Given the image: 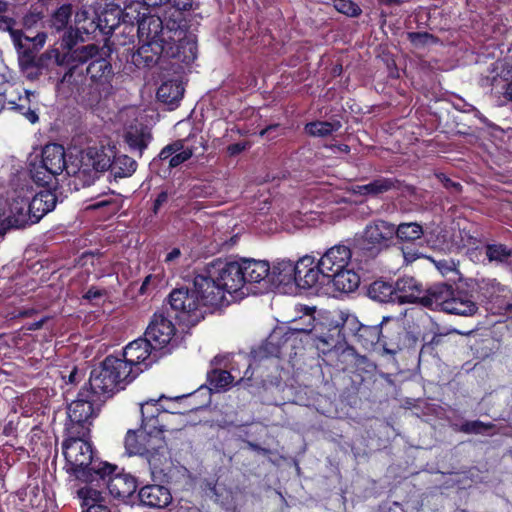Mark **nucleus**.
<instances>
[{"mask_svg": "<svg viewBox=\"0 0 512 512\" xmlns=\"http://www.w3.org/2000/svg\"><path fill=\"white\" fill-rule=\"evenodd\" d=\"M75 60L63 74L59 85L67 86L71 93L89 104L99 102L102 91H107L114 78L109 46L96 44L74 48Z\"/></svg>", "mask_w": 512, "mask_h": 512, "instance_id": "f257e3e1", "label": "nucleus"}, {"mask_svg": "<svg viewBox=\"0 0 512 512\" xmlns=\"http://www.w3.org/2000/svg\"><path fill=\"white\" fill-rule=\"evenodd\" d=\"M76 167H70V171L76 174L81 187L92 185L103 172L110 170L115 180L132 176L137 169V162L127 156H116L110 147H89L79 154Z\"/></svg>", "mask_w": 512, "mask_h": 512, "instance_id": "f03ea898", "label": "nucleus"}, {"mask_svg": "<svg viewBox=\"0 0 512 512\" xmlns=\"http://www.w3.org/2000/svg\"><path fill=\"white\" fill-rule=\"evenodd\" d=\"M140 40L159 41L173 45L181 44L183 63L189 64L197 57L196 35L187 29V22L180 13L165 22L156 15H145L137 27Z\"/></svg>", "mask_w": 512, "mask_h": 512, "instance_id": "7ed1b4c3", "label": "nucleus"}, {"mask_svg": "<svg viewBox=\"0 0 512 512\" xmlns=\"http://www.w3.org/2000/svg\"><path fill=\"white\" fill-rule=\"evenodd\" d=\"M242 273L240 261L216 259L194 277V285L211 306H217L222 303L224 292L235 293L244 288Z\"/></svg>", "mask_w": 512, "mask_h": 512, "instance_id": "20e7f679", "label": "nucleus"}, {"mask_svg": "<svg viewBox=\"0 0 512 512\" xmlns=\"http://www.w3.org/2000/svg\"><path fill=\"white\" fill-rule=\"evenodd\" d=\"M63 454L67 472L77 480L100 486V481L112 474L115 466L100 461L93 451L92 445L80 437L71 438L63 443Z\"/></svg>", "mask_w": 512, "mask_h": 512, "instance_id": "39448f33", "label": "nucleus"}, {"mask_svg": "<svg viewBox=\"0 0 512 512\" xmlns=\"http://www.w3.org/2000/svg\"><path fill=\"white\" fill-rule=\"evenodd\" d=\"M139 371L142 370L133 371L125 361L110 355L91 371L89 381L83 388L96 398V402L105 403L116 391L133 381Z\"/></svg>", "mask_w": 512, "mask_h": 512, "instance_id": "423d86ee", "label": "nucleus"}, {"mask_svg": "<svg viewBox=\"0 0 512 512\" xmlns=\"http://www.w3.org/2000/svg\"><path fill=\"white\" fill-rule=\"evenodd\" d=\"M421 306L465 317L473 316L478 311V305L471 295L443 282L425 289Z\"/></svg>", "mask_w": 512, "mask_h": 512, "instance_id": "0eeeda50", "label": "nucleus"}, {"mask_svg": "<svg viewBox=\"0 0 512 512\" xmlns=\"http://www.w3.org/2000/svg\"><path fill=\"white\" fill-rule=\"evenodd\" d=\"M17 54L19 67L29 80L38 79L43 73L51 71L54 66L69 70L77 56V54L74 55V48L72 47H69L64 53L56 48L48 49L41 55L36 56V51L26 44Z\"/></svg>", "mask_w": 512, "mask_h": 512, "instance_id": "6e6552de", "label": "nucleus"}, {"mask_svg": "<svg viewBox=\"0 0 512 512\" xmlns=\"http://www.w3.org/2000/svg\"><path fill=\"white\" fill-rule=\"evenodd\" d=\"M393 223L374 219L370 221L360 235L354 237L356 259L368 261L377 258L381 252L394 244Z\"/></svg>", "mask_w": 512, "mask_h": 512, "instance_id": "1a4fd4ad", "label": "nucleus"}, {"mask_svg": "<svg viewBox=\"0 0 512 512\" xmlns=\"http://www.w3.org/2000/svg\"><path fill=\"white\" fill-rule=\"evenodd\" d=\"M143 44L131 53V63L137 68L144 69L156 65L161 57L175 58L183 62L184 54H182L181 44L169 45L160 43L159 41L141 40Z\"/></svg>", "mask_w": 512, "mask_h": 512, "instance_id": "9d476101", "label": "nucleus"}, {"mask_svg": "<svg viewBox=\"0 0 512 512\" xmlns=\"http://www.w3.org/2000/svg\"><path fill=\"white\" fill-rule=\"evenodd\" d=\"M87 389L81 388L77 398L68 406V418L76 429L75 433L84 436L89 430L91 419L96 417L104 403H98Z\"/></svg>", "mask_w": 512, "mask_h": 512, "instance_id": "9b49d317", "label": "nucleus"}, {"mask_svg": "<svg viewBox=\"0 0 512 512\" xmlns=\"http://www.w3.org/2000/svg\"><path fill=\"white\" fill-rule=\"evenodd\" d=\"M223 359L224 357L220 356L214 357L211 364L215 367L207 374V382L209 386H201L196 392L190 395L193 402L192 404L194 405L192 410L207 407L211 402L212 391L219 392L221 390H225L232 383V375L227 370L217 368L218 365H221Z\"/></svg>", "mask_w": 512, "mask_h": 512, "instance_id": "f8f14e48", "label": "nucleus"}, {"mask_svg": "<svg viewBox=\"0 0 512 512\" xmlns=\"http://www.w3.org/2000/svg\"><path fill=\"white\" fill-rule=\"evenodd\" d=\"M247 293L259 294L271 290L270 266L265 260L242 258L239 260Z\"/></svg>", "mask_w": 512, "mask_h": 512, "instance_id": "ddd939ff", "label": "nucleus"}, {"mask_svg": "<svg viewBox=\"0 0 512 512\" xmlns=\"http://www.w3.org/2000/svg\"><path fill=\"white\" fill-rule=\"evenodd\" d=\"M36 224L28 206V197L17 195L12 198L7 212L0 217V238L8 231L24 229Z\"/></svg>", "mask_w": 512, "mask_h": 512, "instance_id": "4468645a", "label": "nucleus"}, {"mask_svg": "<svg viewBox=\"0 0 512 512\" xmlns=\"http://www.w3.org/2000/svg\"><path fill=\"white\" fill-rule=\"evenodd\" d=\"M161 356L160 352L154 350L153 345L144 336L130 342L123 351V361L128 364V367L133 371V366L137 367L143 364L145 367L150 366L156 362Z\"/></svg>", "mask_w": 512, "mask_h": 512, "instance_id": "2eb2a0df", "label": "nucleus"}, {"mask_svg": "<svg viewBox=\"0 0 512 512\" xmlns=\"http://www.w3.org/2000/svg\"><path fill=\"white\" fill-rule=\"evenodd\" d=\"M79 159V155L76 157L75 161L71 164H67L66 161V153L65 149L60 144H47L42 149L41 161L45 168L49 171L54 172L57 175H60L63 171H66L68 176L74 177V186L76 189H79L81 185L79 184V180H76V174L72 173L70 167L77 166Z\"/></svg>", "mask_w": 512, "mask_h": 512, "instance_id": "dca6fc26", "label": "nucleus"}, {"mask_svg": "<svg viewBox=\"0 0 512 512\" xmlns=\"http://www.w3.org/2000/svg\"><path fill=\"white\" fill-rule=\"evenodd\" d=\"M352 258L350 247L337 244L326 250V252L318 260L320 271H322V280L331 277V274L341 272L342 269L348 267Z\"/></svg>", "mask_w": 512, "mask_h": 512, "instance_id": "f3484780", "label": "nucleus"}, {"mask_svg": "<svg viewBox=\"0 0 512 512\" xmlns=\"http://www.w3.org/2000/svg\"><path fill=\"white\" fill-rule=\"evenodd\" d=\"M175 331V326L171 320L162 313H155L144 336L153 345L154 350L160 352L171 342Z\"/></svg>", "mask_w": 512, "mask_h": 512, "instance_id": "a211bd4d", "label": "nucleus"}, {"mask_svg": "<svg viewBox=\"0 0 512 512\" xmlns=\"http://www.w3.org/2000/svg\"><path fill=\"white\" fill-rule=\"evenodd\" d=\"M100 486H105L110 495L124 503H134L136 499L135 492L137 490L136 479L129 474H117L105 477L104 481H100ZM98 489V487H96Z\"/></svg>", "mask_w": 512, "mask_h": 512, "instance_id": "6ab92c4d", "label": "nucleus"}, {"mask_svg": "<svg viewBox=\"0 0 512 512\" xmlns=\"http://www.w3.org/2000/svg\"><path fill=\"white\" fill-rule=\"evenodd\" d=\"M168 302L176 312L190 314L198 310L200 304L210 305L200 293L199 289L193 284V290L186 287L175 288L168 296Z\"/></svg>", "mask_w": 512, "mask_h": 512, "instance_id": "aec40b11", "label": "nucleus"}, {"mask_svg": "<svg viewBox=\"0 0 512 512\" xmlns=\"http://www.w3.org/2000/svg\"><path fill=\"white\" fill-rule=\"evenodd\" d=\"M388 318L384 317L382 322L375 325H364L359 324L356 318H348L345 322V327H349L350 331L353 332L357 341L366 349L372 348L380 341L382 333V324L387 321Z\"/></svg>", "mask_w": 512, "mask_h": 512, "instance_id": "412c9836", "label": "nucleus"}, {"mask_svg": "<svg viewBox=\"0 0 512 512\" xmlns=\"http://www.w3.org/2000/svg\"><path fill=\"white\" fill-rule=\"evenodd\" d=\"M396 301L400 304H420L425 289L420 281L413 277L399 278L395 283Z\"/></svg>", "mask_w": 512, "mask_h": 512, "instance_id": "4be33fe9", "label": "nucleus"}, {"mask_svg": "<svg viewBox=\"0 0 512 512\" xmlns=\"http://www.w3.org/2000/svg\"><path fill=\"white\" fill-rule=\"evenodd\" d=\"M162 484H151L142 487L136 495V499L147 507L158 509L167 507L172 501V495L170 490Z\"/></svg>", "mask_w": 512, "mask_h": 512, "instance_id": "5701e85b", "label": "nucleus"}, {"mask_svg": "<svg viewBox=\"0 0 512 512\" xmlns=\"http://www.w3.org/2000/svg\"><path fill=\"white\" fill-rule=\"evenodd\" d=\"M313 263L311 257H304L299 261V269L295 278V284L301 289H311L317 285H325L327 282L322 280V271L317 264L313 267H308Z\"/></svg>", "mask_w": 512, "mask_h": 512, "instance_id": "b1692460", "label": "nucleus"}, {"mask_svg": "<svg viewBox=\"0 0 512 512\" xmlns=\"http://www.w3.org/2000/svg\"><path fill=\"white\" fill-rule=\"evenodd\" d=\"M146 460L149 464L152 480L158 483H168L171 470V456L168 447L149 455Z\"/></svg>", "mask_w": 512, "mask_h": 512, "instance_id": "393cba45", "label": "nucleus"}, {"mask_svg": "<svg viewBox=\"0 0 512 512\" xmlns=\"http://www.w3.org/2000/svg\"><path fill=\"white\" fill-rule=\"evenodd\" d=\"M57 203V196L52 190H42L31 200L28 197V206L33 220L38 223L42 217L54 210Z\"/></svg>", "mask_w": 512, "mask_h": 512, "instance_id": "a878e982", "label": "nucleus"}, {"mask_svg": "<svg viewBox=\"0 0 512 512\" xmlns=\"http://www.w3.org/2000/svg\"><path fill=\"white\" fill-rule=\"evenodd\" d=\"M124 139L132 152H137L139 156H142L143 151L152 140V134L147 126L136 124L127 129Z\"/></svg>", "mask_w": 512, "mask_h": 512, "instance_id": "bb28decb", "label": "nucleus"}, {"mask_svg": "<svg viewBox=\"0 0 512 512\" xmlns=\"http://www.w3.org/2000/svg\"><path fill=\"white\" fill-rule=\"evenodd\" d=\"M325 282L331 283L336 291L351 293L358 288L360 277L353 269L346 267L341 272L331 274V277L326 278Z\"/></svg>", "mask_w": 512, "mask_h": 512, "instance_id": "cd10ccee", "label": "nucleus"}, {"mask_svg": "<svg viewBox=\"0 0 512 512\" xmlns=\"http://www.w3.org/2000/svg\"><path fill=\"white\" fill-rule=\"evenodd\" d=\"M299 269V261L294 264L290 260H281L274 264L270 270L271 288L276 285H287L290 282L295 283V278Z\"/></svg>", "mask_w": 512, "mask_h": 512, "instance_id": "c85d7f7f", "label": "nucleus"}, {"mask_svg": "<svg viewBox=\"0 0 512 512\" xmlns=\"http://www.w3.org/2000/svg\"><path fill=\"white\" fill-rule=\"evenodd\" d=\"M78 497L82 500V506L86 507L85 512H111L104 505L102 492L92 486H85L77 491Z\"/></svg>", "mask_w": 512, "mask_h": 512, "instance_id": "c756f323", "label": "nucleus"}, {"mask_svg": "<svg viewBox=\"0 0 512 512\" xmlns=\"http://www.w3.org/2000/svg\"><path fill=\"white\" fill-rule=\"evenodd\" d=\"M393 230L394 239L401 243H415L424 235L422 225L417 222H402L398 225L393 223Z\"/></svg>", "mask_w": 512, "mask_h": 512, "instance_id": "7c9ffc66", "label": "nucleus"}, {"mask_svg": "<svg viewBox=\"0 0 512 512\" xmlns=\"http://www.w3.org/2000/svg\"><path fill=\"white\" fill-rule=\"evenodd\" d=\"M399 180L395 178L378 177L368 184L357 186V192L361 195L378 196L393 189H398Z\"/></svg>", "mask_w": 512, "mask_h": 512, "instance_id": "2f4dec72", "label": "nucleus"}, {"mask_svg": "<svg viewBox=\"0 0 512 512\" xmlns=\"http://www.w3.org/2000/svg\"><path fill=\"white\" fill-rule=\"evenodd\" d=\"M184 94V87L178 80L164 82L157 90V98L160 102L175 106Z\"/></svg>", "mask_w": 512, "mask_h": 512, "instance_id": "473e14b6", "label": "nucleus"}, {"mask_svg": "<svg viewBox=\"0 0 512 512\" xmlns=\"http://www.w3.org/2000/svg\"><path fill=\"white\" fill-rule=\"evenodd\" d=\"M367 294L369 298L380 303L396 301L395 285L384 280L372 282L368 287Z\"/></svg>", "mask_w": 512, "mask_h": 512, "instance_id": "72a5a7b5", "label": "nucleus"}, {"mask_svg": "<svg viewBox=\"0 0 512 512\" xmlns=\"http://www.w3.org/2000/svg\"><path fill=\"white\" fill-rule=\"evenodd\" d=\"M121 22V9L119 7H111L104 9L97 14V23L100 26L102 35H110Z\"/></svg>", "mask_w": 512, "mask_h": 512, "instance_id": "f704fd0d", "label": "nucleus"}, {"mask_svg": "<svg viewBox=\"0 0 512 512\" xmlns=\"http://www.w3.org/2000/svg\"><path fill=\"white\" fill-rule=\"evenodd\" d=\"M453 428L455 431L465 434L494 435L496 433L493 431L495 429L493 423H485L480 420L464 421L460 425L454 424Z\"/></svg>", "mask_w": 512, "mask_h": 512, "instance_id": "c9c22d12", "label": "nucleus"}, {"mask_svg": "<svg viewBox=\"0 0 512 512\" xmlns=\"http://www.w3.org/2000/svg\"><path fill=\"white\" fill-rule=\"evenodd\" d=\"M148 8L145 7L144 3L139 1H133L130 4L126 5L123 10H121V21L123 23L137 26L139 25V21L143 19L146 15Z\"/></svg>", "mask_w": 512, "mask_h": 512, "instance_id": "e433bc0d", "label": "nucleus"}, {"mask_svg": "<svg viewBox=\"0 0 512 512\" xmlns=\"http://www.w3.org/2000/svg\"><path fill=\"white\" fill-rule=\"evenodd\" d=\"M341 127V122L338 120L315 121L306 124L305 130L311 136L326 137L331 135L333 132L338 131Z\"/></svg>", "mask_w": 512, "mask_h": 512, "instance_id": "4c0bfd02", "label": "nucleus"}, {"mask_svg": "<svg viewBox=\"0 0 512 512\" xmlns=\"http://www.w3.org/2000/svg\"><path fill=\"white\" fill-rule=\"evenodd\" d=\"M146 437V431L143 426L138 430H128L125 437V449L129 455L143 454V441Z\"/></svg>", "mask_w": 512, "mask_h": 512, "instance_id": "58836bf2", "label": "nucleus"}, {"mask_svg": "<svg viewBox=\"0 0 512 512\" xmlns=\"http://www.w3.org/2000/svg\"><path fill=\"white\" fill-rule=\"evenodd\" d=\"M278 332H273L266 340V342L258 349L251 351V357L256 360H261L269 356H277L280 349V341H278Z\"/></svg>", "mask_w": 512, "mask_h": 512, "instance_id": "ea45409f", "label": "nucleus"}, {"mask_svg": "<svg viewBox=\"0 0 512 512\" xmlns=\"http://www.w3.org/2000/svg\"><path fill=\"white\" fill-rule=\"evenodd\" d=\"M143 454H139L143 457H148L151 454H155L159 450H162L167 446V443L164 439L163 433L161 431L146 432L145 440L143 441Z\"/></svg>", "mask_w": 512, "mask_h": 512, "instance_id": "a19ab883", "label": "nucleus"}, {"mask_svg": "<svg viewBox=\"0 0 512 512\" xmlns=\"http://www.w3.org/2000/svg\"><path fill=\"white\" fill-rule=\"evenodd\" d=\"M486 257L490 262H497L509 266L512 259V249L503 244H488L485 247Z\"/></svg>", "mask_w": 512, "mask_h": 512, "instance_id": "79ce46f5", "label": "nucleus"}, {"mask_svg": "<svg viewBox=\"0 0 512 512\" xmlns=\"http://www.w3.org/2000/svg\"><path fill=\"white\" fill-rule=\"evenodd\" d=\"M15 24L16 21L13 18L0 15V30L9 32L13 44L18 52L23 48L25 43H23V32L21 30L14 29Z\"/></svg>", "mask_w": 512, "mask_h": 512, "instance_id": "37998d69", "label": "nucleus"}, {"mask_svg": "<svg viewBox=\"0 0 512 512\" xmlns=\"http://www.w3.org/2000/svg\"><path fill=\"white\" fill-rule=\"evenodd\" d=\"M30 175L33 181L41 186H48L56 179L57 174L49 171L42 163H34L30 168Z\"/></svg>", "mask_w": 512, "mask_h": 512, "instance_id": "c03bdc74", "label": "nucleus"}, {"mask_svg": "<svg viewBox=\"0 0 512 512\" xmlns=\"http://www.w3.org/2000/svg\"><path fill=\"white\" fill-rule=\"evenodd\" d=\"M72 14V7L69 4L62 5L60 8L57 9V11L54 13L52 18V26L60 31L64 29L71 17Z\"/></svg>", "mask_w": 512, "mask_h": 512, "instance_id": "a18cd8bd", "label": "nucleus"}, {"mask_svg": "<svg viewBox=\"0 0 512 512\" xmlns=\"http://www.w3.org/2000/svg\"><path fill=\"white\" fill-rule=\"evenodd\" d=\"M407 39L416 48L424 47L430 43H436L438 40L433 34L428 32H408Z\"/></svg>", "mask_w": 512, "mask_h": 512, "instance_id": "49530a36", "label": "nucleus"}, {"mask_svg": "<svg viewBox=\"0 0 512 512\" xmlns=\"http://www.w3.org/2000/svg\"><path fill=\"white\" fill-rule=\"evenodd\" d=\"M334 7L340 13L350 17H357L361 14V8L351 0H334Z\"/></svg>", "mask_w": 512, "mask_h": 512, "instance_id": "de8ad7c7", "label": "nucleus"}, {"mask_svg": "<svg viewBox=\"0 0 512 512\" xmlns=\"http://www.w3.org/2000/svg\"><path fill=\"white\" fill-rule=\"evenodd\" d=\"M159 411V408L156 406V401L154 400H149L141 404L142 426L154 420Z\"/></svg>", "mask_w": 512, "mask_h": 512, "instance_id": "09e8293b", "label": "nucleus"}, {"mask_svg": "<svg viewBox=\"0 0 512 512\" xmlns=\"http://www.w3.org/2000/svg\"><path fill=\"white\" fill-rule=\"evenodd\" d=\"M193 149L184 146L179 152H177L175 155H173L169 159L168 166L169 168H175L181 165L182 163L186 162L193 156Z\"/></svg>", "mask_w": 512, "mask_h": 512, "instance_id": "8fccbe9b", "label": "nucleus"}, {"mask_svg": "<svg viewBox=\"0 0 512 512\" xmlns=\"http://www.w3.org/2000/svg\"><path fill=\"white\" fill-rule=\"evenodd\" d=\"M185 139L176 140L166 145L159 153L160 160L170 159L185 146Z\"/></svg>", "mask_w": 512, "mask_h": 512, "instance_id": "3c124183", "label": "nucleus"}, {"mask_svg": "<svg viewBox=\"0 0 512 512\" xmlns=\"http://www.w3.org/2000/svg\"><path fill=\"white\" fill-rule=\"evenodd\" d=\"M313 321H314V319H312L310 317L308 320V324L305 327H301V325H295V326L289 327L287 329V331L285 332L284 336L286 337V339H288L290 336L298 335L300 333H304V334L312 333L314 330Z\"/></svg>", "mask_w": 512, "mask_h": 512, "instance_id": "603ef678", "label": "nucleus"}, {"mask_svg": "<svg viewBox=\"0 0 512 512\" xmlns=\"http://www.w3.org/2000/svg\"><path fill=\"white\" fill-rule=\"evenodd\" d=\"M170 4L176 9L171 17H177L178 13L182 15L181 11H188L198 6L194 0H171Z\"/></svg>", "mask_w": 512, "mask_h": 512, "instance_id": "864d4df0", "label": "nucleus"}, {"mask_svg": "<svg viewBox=\"0 0 512 512\" xmlns=\"http://www.w3.org/2000/svg\"><path fill=\"white\" fill-rule=\"evenodd\" d=\"M402 256L404 262L409 265L416 261L417 259L423 257V254L416 248L410 247L408 245H403L401 247Z\"/></svg>", "mask_w": 512, "mask_h": 512, "instance_id": "5fc2aeb1", "label": "nucleus"}, {"mask_svg": "<svg viewBox=\"0 0 512 512\" xmlns=\"http://www.w3.org/2000/svg\"><path fill=\"white\" fill-rule=\"evenodd\" d=\"M93 15L94 16L90 17L89 20H87V22L78 25V29L80 31H83L86 34H94L96 33V31L100 32V26H98L97 23V14L93 13Z\"/></svg>", "mask_w": 512, "mask_h": 512, "instance_id": "6e6d98bb", "label": "nucleus"}, {"mask_svg": "<svg viewBox=\"0 0 512 512\" xmlns=\"http://www.w3.org/2000/svg\"><path fill=\"white\" fill-rule=\"evenodd\" d=\"M46 41V35L44 33L37 34L34 38H29L23 34V43L31 47L36 51L37 48H41Z\"/></svg>", "mask_w": 512, "mask_h": 512, "instance_id": "4d7b16f0", "label": "nucleus"}, {"mask_svg": "<svg viewBox=\"0 0 512 512\" xmlns=\"http://www.w3.org/2000/svg\"><path fill=\"white\" fill-rule=\"evenodd\" d=\"M439 178L447 189H450L454 192H459L461 190L460 183L454 182L453 180H451L450 178L446 177L443 174L439 176Z\"/></svg>", "mask_w": 512, "mask_h": 512, "instance_id": "13d9d810", "label": "nucleus"}, {"mask_svg": "<svg viewBox=\"0 0 512 512\" xmlns=\"http://www.w3.org/2000/svg\"><path fill=\"white\" fill-rule=\"evenodd\" d=\"M248 147L247 142L234 143L227 147V151L231 156L238 155Z\"/></svg>", "mask_w": 512, "mask_h": 512, "instance_id": "bf43d9fd", "label": "nucleus"}, {"mask_svg": "<svg viewBox=\"0 0 512 512\" xmlns=\"http://www.w3.org/2000/svg\"><path fill=\"white\" fill-rule=\"evenodd\" d=\"M278 129H279V124H272V125H269L266 128H264L263 130H261L259 135L261 137L267 136L268 139H273V138L277 137V135L273 134V133L275 131H277Z\"/></svg>", "mask_w": 512, "mask_h": 512, "instance_id": "052dcab7", "label": "nucleus"}, {"mask_svg": "<svg viewBox=\"0 0 512 512\" xmlns=\"http://www.w3.org/2000/svg\"><path fill=\"white\" fill-rule=\"evenodd\" d=\"M168 200V194L167 192L165 191H162L161 193L158 194L157 198L155 199V202H154V207H153V210H154V213H157L159 208L164 204L166 203Z\"/></svg>", "mask_w": 512, "mask_h": 512, "instance_id": "680f3d73", "label": "nucleus"}, {"mask_svg": "<svg viewBox=\"0 0 512 512\" xmlns=\"http://www.w3.org/2000/svg\"><path fill=\"white\" fill-rule=\"evenodd\" d=\"M23 115L25 118L32 124H35L38 122L39 117L35 109H31L30 107H27L25 112H23Z\"/></svg>", "mask_w": 512, "mask_h": 512, "instance_id": "e2e57ef3", "label": "nucleus"}, {"mask_svg": "<svg viewBox=\"0 0 512 512\" xmlns=\"http://www.w3.org/2000/svg\"><path fill=\"white\" fill-rule=\"evenodd\" d=\"M436 267L442 274H447L450 271H453L452 266L446 260H440L436 263Z\"/></svg>", "mask_w": 512, "mask_h": 512, "instance_id": "0e129e2a", "label": "nucleus"}, {"mask_svg": "<svg viewBox=\"0 0 512 512\" xmlns=\"http://www.w3.org/2000/svg\"><path fill=\"white\" fill-rule=\"evenodd\" d=\"M109 205H113L114 206L113 210L117 209V205L111 199H109V200L105 199V200L98 201L95 204L91 205L90 208L91 209H100L102 207L109 206Z\"/></svg>", "mask_w": 512, "mask_h": 512, "instance_id": "69168bd1", "label": "nucleus"}, {"mask_svg": "<svg viewBox=\"0 0 512 512\" xmlns=\"http://www.w3.org/2000/svg\"><path fill=\"white\" fill-rule=\"evenodd\" d=\"M90 13L87 10H80L76 13V23L80 25L81 23L87 22L89 20Z\"/></svg>", "mask_w": 512, "mask_h": 512, "instance_id": "338daca9", "label": "nucleus"}, {"mask_svg": "<svg viewBox=\"0 0 512 512\" xmlns=\"http://www.w3.org/2000/svg\"><path fill=\"white\" fill-rule=\"evenodd\" d=\"M181 255V251L179 248H173L165 258V262L170 263L178 259Z\"/></svg>", "mask_w": 512, "mask_h": 512, "instance_id": "774afa93", "label": "nucleus"}]
</instances>
